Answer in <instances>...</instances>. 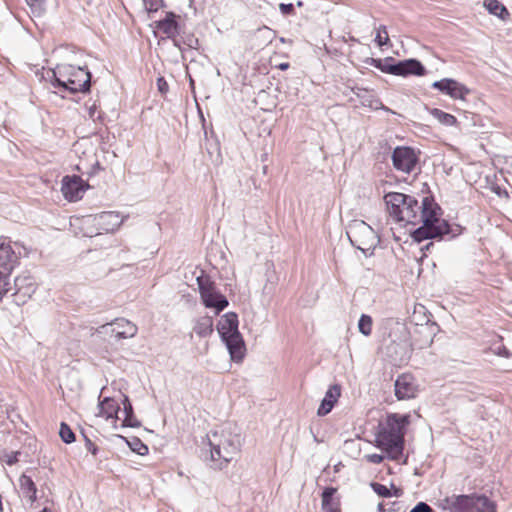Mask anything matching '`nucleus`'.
<instances>
[{
	"label": "nucleus",
	"instance_id": "1",
	"mask_svg": "<svg viewBox=\"0 0 512 512\" xmlns=\"http://www.w3.org/2000/svg\"><path fill=\"white\" fill-rule=\"evenodd\" d=\"M409 418V415L390 414L378 426L376 446L387 452L393 460L398 459L403 452L405 428L409 424Z\"/></svg>",
	"mask_w": 512,
	"mask_h": 512
},
{
	"label": "nucleus",
	"instance_id": "2",
	"mask_svg": "<svg viewBox=\"0 0 512 512\" xmlns=\"http://www.w3.org/2000/svg\"><path fill=\"white\" fill-rule=\"evenodd\" d=\"M47 79L60 93L88 92L91 86V73L85 67L59 64L47 72Z\"/></svg>",
	"mask_w": 512,
	"mask_h": 512
},
{
	"label": "nucleus",
	"instance_id": "3",
	"mask_svg": "<svg viewBox=\"0 0 512 512\" xmlns=\"http://www.w3.org/2000/svg\"><path fill=\"white\" fill-rule=\"evenodd\" d=\"M208 441L211 461L218 469L232 461L241 448V436L231 425L223 427L220 431H213Z\"/></svg>",
	"mask_w": 512,
	"mask_h": 512
},
{
	"label": "nucleus",
	"instance_id": "4",
	"mask_svg": "<svg viewBox=\"0 0 512 512\" xmlns=\"http://www.w3.org/2000/svg\"><path fill=\"white\" fill-rule=\"evenodd\" d=\"M238 316L234 312L224 314L217 324L221 340L225 343L234 362H241L245 355V343L238 329Z\"/></svg>",
	"mask_w": 512,
	"mask_h": 512
},
{
	"label": "nucleus",
	"instance_id": "5",
	"mask_svg": "<svg viewBox=\"0 0 512 512\" xmlns=\"http://www.w3.org/2000/svg\"><path fill=\"white\" fill-rule=\"evenodd\" d=\"M389 215L397 222L417 224L418 200L400 192H389L384 196Z\"/></svg>",
	"mask_w": 512,
	"mask_h": 512
},
{
	"label": "nucleus",
	"instance_id": "6",
	"mask_svg": "<svg viewBox=\"0 0 512 512\" xmlns=\"http://www.w3.org/2000/svg\"><path fill=\"white\" fill-rule=\"evenodd\" d=\"M440 507L449 512H496V506L485 495H451L440 502Z\"/></svg>",
	"mask_w": 512,
	"mask_h": 512
},
{
	"label": "nucleus",
	"instance_id": "7",
	"mask_svg": "<svg viewBox=\"0 0 512 512\" xmlns=\"http://www.w3.org/2000/svg\"><path fill=\"white\" fill-rule=\"evenodd\" d=\"M197 284L202 303L206 308L214 309L216 314H219L228 306V299L208 276L197 277Z\"/></svg>",
	"mask_w": 512,
	"mask_h": 512
},
{
	"label": "nucleus",
	"instance_id": "8",
	"mask_svg": "<svg viewBox=\"0 0 512 512\" xmlns=\"http://www.w3.org/2000/svg\"><path fill=\"white\" fill-rule=\"evenodd\" d=\"M462 230L463 226H418L411 236L417 243L428 239L452 240L460 235Z\"/></svg>",
	"mask_w": 512,
	"mask_h": 512
},
{
	"label": "nucleus",
	"instance_id": "9",
	"mask_svg": "<svg viewBox=\"0 0 512 512\" xmlns=\"http://www.w3.org/2000/svg\"><path fill=\"white\" fill-rule=\"evenodd\" d=\"M346 234L351 243L361 250L375 249L380 243L379 230L373 226H349Z\"/></svg>",
	"mask_w": 512,
	"mask_h": 512
},
{
	"label": "nucleus",
	"instance_id": "10",
	"mask_svg": "<svg viewBox=\"0 0 512 512\" xmlns=\"http://www.w3.org/2000/svg\"><path fill=\"white\" fill-rule=\"evenodd\" d=\"M393 167L400 172L410 174L418 163V156L413 148L397 146L392 152Z\"/></svg>",
	"mask_w": 512,
	"mask_h": 512
},
{
	"label": "nucleus",
	"instance_id": "11",
	"mask_svg": "<svg viewBox=\"0 0 512 512\" xmlns=\"http://www.w3.org/2000/svg\"><path fill=\"white\" fill-rule=\"evenodd\" d=\"M137 330L135 324L124 318L115 319L99 328L100 333L110 334L115 340L132 338L136 335Z\"/></svg>",
	"mask_w": 512,
	"mask_h": 512
},
{
	"label": "nucleus",
	"instance_id": "12",
	"mask_svg": "<svg viewBox=\"0 0 512 512\" xmlns=\"http://www.w3.org/2000/svg\"><path fill=\"white\" fill-rule=\"evenodd\" d=\"M89 185L78 175H66L61 181V192L70 202H76L83 197Z\"/></svg>",
	"mask_w": 512,
	"mask_h": 512
},
{
	"label": "nucleus",
	"instance_id": "13",
	"mask_svg": "<svg viewBox=\"0 0 512 512\" xmlns=\"http://www.w3.org/2000/svg\"><path fill=\"white\" fill-rule=\"evenodd\" d=\"M431 87L455 100H465L467 95L471 93L468 87L452 78H443L435 81Z\"/></svg>",
	"mask_w": 512,
	"mask_h": 512
},
{
	"label": "nucleus",
	"instance_id": "14",
	"mask_svg": "<svg viewBox=\"0 0 512 512\" xmlns=\"http://www.w3.org/2000/svg\"><path fill=\"white\" fill-rule=\"evenodd\" d=\"M395 396L398 400H409L418 394V384L415 377L408 373L399 375L394 384Z\"/></svg>",
	"mask_w": 512,
	"mask_h": 512
},
{
	"label": "nucleus",
	"instance_id": "15",
	"mask_svg": "<svg viewBox=\"0 0 512 512\" xmlns=\"http://www.w3.org/2000/svg\"><path fill=\"white\" fill-rule=\"evenodd\" d=\"M441 207L431 197H424L421 205L418 203L417 224H437Z\"/></svg>",
	"mask_w": 512,
	"mask_h": 512
},
{
	"label": "nucleus",
	"instance_id": "16",
	"mask_svg": "<svg viewBox=\"0 0 512 512\" xmlns=\"http://www.w3.org/2000/svg\"><path fill=\"white\" fill-rule=\"evenodd\" d=\"M14 293L16 303H25L36 291V284L30 275H20L14 279Z\"/></svg>",
	"mask_w": 512,
	"mask_h": 512
},
{
	"label": "nucleus",
	"instance_id": "17",
	"mask_svg": "<svg viewBox=\"0 0 512 512\" xmlns=\"http://www.w3.org/2000/svg\"><path fill=\"white\" fill-rule=\"evenodd\" d=\"M390 70L394 72V75L403 77L409 75L424 76L427 72L423 64L414 58L398 61L393 64Z\"/></svg>",
	"mask_w": 512,
	"mask_h": 512
},
{
	"label": "nucleus",
	"instance_id": "18",
	"mask_svg": "<svg viewBox=\"0 0 512 512\" xmlns=\"http://www.w3.org/2000/svg\"><path fill=\"white\" fill-rule=\"evenodd\" d=\"M18 263V257L11 247L10 241L0 238V271L10 275Z\"/></svg>",
	"mask_w": 512,
	"mask_h": 512
},
{
	"label": "nucleus",
	"instance_id": "19",
	"mask_svg": "<svg viewBox=\"0 0 512 512\" xmlns=\"http://www.w3.org/2000/svg\"><path fill=\"white\" fill-rule=\"evenodd\" d=\"M179 18L174 12H165L164 18L154 22L153 27L166 38L174 39L179 34Z\"/></svg>",
	"mask_w": 512,
	"mask_h": 512
},
{
	"label": "nucleus",
	"instance_id": "20",
	"mask_svg": "<svg viewBox=\"0 0 512 512\" xmlns=\"http://www.w3.org/2000/svg\"><path fill=\"white\" fill-rule=\"evenodd\" d=\"M340 395H341V386L340 385L334 384V385L330 386L329 389L326 391L325 396L317 410V414L319 416L327 415L332 410L335 403L338 401Z\"/></svg>",
	"mask_w": 512,
	"mask_h": 512
},
{
	"label": "nucleus",
	"instance_id": "21",
	"mask_svg": "<svg viewBox=\"0 0 512 512\" xmlns=\"http://www.w3.org/2000/svg\"><path fill=\"white\" fill-rule=\"evenodd\" d=\"M337 489L334 487H327L322 492V509L324 512H341L340 502L334 498Z\"/></svg>",
	"mask_w": 512,
	"mask_h": 512
},
{
	"label": "nucleus",
	"instance_id": "22",
	"mask_svg": "<svg viewBox=\"0 0 512 512\" xmlns=\"http://www.w3.org/2000/svg\"><path fill=\"white\" fill-rule=\"evenodd\" d=\"M128 219V215L116 211H103L93 216V221L98 224H123Z\"/></svg>",
	"mask_w": 512,
	"mask_h": 512
},
{
	"label": "nucleus",
	"instance_id": "23",
	"mask_svg": "<svg viewBox=\"0 0 512 512\" xmlns=\"http://www.w3.org/2000/svg\"><path fill=\"white\" fill-rule=\"evenodd\" d=\"M352 92L357 96L363 106L378 109L382 105L380 100L376 98L372 93H370L366 88L353 87Z\"/></svg>",
	"mask_w": 512,
	"mask_h": 512
},
{
	"label": "nucleus",
	"instance_id": "24",
	"mask_svg": "<svg viewBox=\"0 0 512 512\" xmlns=\"http://www.w3.org/2000/svg\"><path fill=\"white\" fill-rule=\"evenodd\" d=\"M20 489L25 497H27L31 503L37 499V488L30 476L22 474L19 478Z\"/></svg>",
	"mask_w": 512,
	"mask_h": 512
},
{
	"label": "nucleus",
	"instance_id": "25",
	"mask_svg": "<svg viewBox=\"0 0 512 512\" xmlns=\"http://www.w3.org/2000/svg\"><path fill=\"white\" fill-rule=\"evenodd\" d=\"M193 331L199 337H207L213 332V319L210 316H202L198 318L193 327Z\"/></svg>",
	"mask_w": 512,
	"mask_h": 512
},
{
	"label": "nucleus",
	"instance_id": "26",
	"mask_svg": "<svg viewBox=\"0 0 512 512\" xmlns=\"http://www.w3.org/2000/svg\"><path fill=\"white\" fill-rule=\"evenodd\" d=\"M122 403L124 413L123 425L129 427H139L140 422L134 417L133 407L128 396L124 395Z\"/></svg>",
	"mask_w": 512,
	"mask_h": 512
},
{
	"label": "nucleus",
	"instance_id": "27",
	"mask_svg": "<svg viewBox=\"0 0 512 512\" xmlns=\"http://www.w3.org/2000/svg\"><path fill=\"white\" fill-rule=\"evenodd\" d=\"M100 413L105 415L107 418H113L114 416L118 417L117 414L120 411V407L118 403L110 398L106 397L99 404Z\"/></svg>",
	"mask_w": 512,
	"mask_h": 512
},
{
	"label": "nucleus",
	"instance_id": "28",
	"mask_svg": "<svg viewBox=\"0 0 512 512\" xmlns=\"http://www.w3.org/2000/svg\"><path fill=\"white\" fill-rule=\"evenodd\" d=\"M484 7L488 10V12L492 15L499 17L500 19H505L509 16V12L506 7L499 2L498 0H485Z\"/></svg>",
	"mask_w": 512,
	"mask_h": 512
},
{
	"label": "nucleus",
	"instance_id": "29",
	"mask_svg": "<svg viewBox=\"0 0 512 512\" xmlns=\"http://www.w3.org/2000/svg\"><path fill=\"white\" fill-rule=\"evenodd\" d=\"M430 114L442 125L454 126L457 123V119L454 115L446 113L438 108L430 110Z\"/></svg>",
	"mask_w": 512,
	"mask_h": 512
},
{
	"label": "nucleus",
	"instance_id": "30",
	"mask_svg": "<svg viewBox=\"0 0 512 512\" xmlns=\"http://www.w3.org/2000/svg\"><path fill=\"white\" fill-rule=\"evenodd\" d=\"M367 63L379 69L380 71L388 74L394 75V72L390 70L393 67L394 59L392 57H387L384 60L368 58Z\"/></svg>",
	"mask_w": 512,
	"mask_h": 512
},
{
	"label": "nucleus",
	"instance_id": "31",
	"mask_svg": "<svg viewBox=\"0 0 512 512\" xmlns=\"http://www.w3.org/2000/svg\"><path fill=\"white\" fill-rule=\"evenodd\" d=\"M372 323V318L369 315L362 314L358 322L359 332L364 336H369L372 332Z\"/></svg>",
	"mask_w": 512,
	"mask_h": 512
},
{
	"label": "nucleus",
	"instance_id": "32",
	"mask_svg": "<svg viewBox=\"0 0 512 512\" xmlns=\"http://www.w3.org/2000/svg\"><path fill=\"white\" fill-rule=\"evenodd\" d=\"M75 229L73 230V233L75 236H79L80 234L85 237H93L98 236L101 234L100 230L97 226H86V229H84L83 226H73Z\"/></svg>",
	"mask_w": 512,
	"mask_h": 512
},
{
	"label": "nucleus",
	"instance_id": "33",
	"mask_svg": "<svg viewBox=\"0 0 512 512\" xmlns=\"http://www.w3.org/2000/svg\"><path fill=\"white\" fill-rule=\"evenodd\" d=\"M59 435L62 441L66 444H70L75 441V434L68 424L62 422L60 424Z\"/></svg>",
	"mask_w": 512,
	"mask_h": 512
},
{
	"label": "nucleus",
	"instance_id": "34",
	"mask_svg": "<svg viewBox=\"0 0 512 512\" xmlns=\"http://www.w3.org/2000/svg\"><path fill=\"white\" fill-rule=\"evenodd\" d=\"M34 16H41L45 12L46 0H25Z\"/></svg>",
	"mask_w": 512,
	"mask_h": 512
},
{
	"label": "nucleus",
	"instance_id": "35",
	"mask_svg": "<svg viewBox=\"0 0 512 512\" xmlns=\"http://www.w3.org/2000/svg\"><path fill=\"white\" fill-rule=\"evenodd\" d=\"M128 445L133 452L139 455H146L148 453V447L139 438L134 437L128 441Z\"/></svg>",
	"mask_w": 512,
	"mask_h": 512
},
{
	"label": "nucleus",
	"instance_id": "36",
	"mask_svg": "<svg viewBox=\"0 0 512 512\" xmlns=\"http://www.w3.org/2000/svg\"><path fill=\"white\" fill-rule=\"evenodd\" d=\"M375 42L378 44L379 47L385 46L389 43V36L386 26H379L376 33Z\"/></svg>",
	"mask_w": 512,
	"mask_h": 512
},
{
	"label": "nucleus",
	"instance_id": "37",
	"mask_svg": "<svg viewBox=\"0 0 512 512\" xmlns=\"http://www.w3.org/2000/svg\"><path fill=\"white\" fill-rule=\"evenodd\" d=\"M9 277L10 275L0 271V301L2 300L3 296L12 289Z\"/></svg>",
	"mask_w": 512,
	"mask_h": 512
},
{
	"label": "nucleus",
	"instance_id": "38",
	"mask_svg": "<svg viewBox=\"0 0 512 512\" xmlns=\"http://www.w3.org/2000/svg\"><path fill=\"white\" fill-rule=\"evenodd\" d=\"M371 487H372L373 491L381 497H391L392 496L390 489L383 484L373 482V483H371Z\"/></svg>",
	"mask_w": 512,
	"mask_h": 512
},
{
	"label": "nucleus",
	"instance_id": "39",
	"mask_svg": "<svg viewBox=\"0 0 512 512\" xmlns=\"http://www.w3.org/2000/svg\"><path fill=\"white\" fill-rule=\"evenodd\" d=\"M143 2L148 12H157L164 6L163 0H143Z\"/></svg>",
	"mask_w": 512,
	"mask_h": 512
},
{
	"label": "nucleus",
	"instance_id": "40",
	"mask_svg": "<svg viewBox=\"0 0 512 512\" xmlns=\"http://www.w3.org/2000/svg\"><path fill=\"white\" fill-rule=\"evenodd\" d=\"M279 10L284 16H290L295 14V8L292 3H280Z\"/></svg>",
	"mask_w": 512,
	"mask_h": 512
},
{
	"label": "nucleus",
	"instance_id": "41",
	"mask_svg": "<svg viewBox=\"0 0 512 512\" xmlns=\"http://www.w3.org/2000/svg\"><path fill=\"white\" fill-rule=\"evenodd\" d=\"M492 350L498 356H501L504 358L511 357V352L504 345H498V346L492 348Z\"/></svg>",
	"mask_w": 512,
	"mask_h": 512
},
{
	"label": "nucleus",
	"instance_id": "42",
	"mask_svg": "<svg viewBox=\"0 0 512 512\" xmlns=\"http://www.w3.org/2000/svg\"><path fill=\"white\" fill-rule=\"evenodd\" d=\"M410 512H434L433 509L425 502L417 503Z\"/></svg>",
	"mask_w": 512,
	"mask_h": 512
},
{
	"label": "nucleus",
	"instance_id": "43",
	"mask_svg": "<svg viewBox=\"0 0 512 512\" xmlns=\"http://www.w3.org/2000/svg\"><path fill=\"white\" fill-rule=\"evenodd\" d=\"M365 458L366 460L369 462V463H372V464H380L383 462L384 460V456L381 455V454H376V453H373V454H367L365 455Z\"/></svg>",
	"mask_w": 512,
	"mask_h": 512
},
{
	"label": "nucleus",
	"instance_id": "44",
	"mask_svg": "<svg viewBox=\"0 0 512 512\" xmlns=\"http://www.w3.org/2000/svg\"><path fill=\"white\" fill-rule=\"evenodd\" d=\"M157 87L161 94H166L168 92L169 86L166 80L163 77H159L157 79Z\"/></svg>",
	"mask_w": 512,
	"mask_h": 512
},
{
	"label": "nucleus",
	"instance_id": "45",
	"mask_svg": "<svg viewBox=\"0 0 512 512\" xmlns=\"http://www.w3.org/2000/svg\"><path fill=\"white\" fill-rule=\"evenodd\" d=\"M84 438H85V447L86 449L92 454V455H96L97 454V451H98V448L97 446L86 436L84 435Z\"/></svg>",
	"mask_w": 512,
	"mask_h": 512
},
{
	"label": "nucleus",
	"instance_id": "46",
	"mask_svg": "<svg viewBox=\"0 0 512 512\" xmlns=\"http://www.w3.org/2000/svg\"><path fill=\"white\" fill-rule=\"evenodd\" d=\"M20 455V452H11L10 454H7L6 455V464L9 465V466H12L14 465L15 463L18 462V456Z\"/></svg>",
	"mask_w": 512,
	"mask_h": 512
},
{
	"label": "nucleus",
	"instance_id": "47",
	"mask_svg": "<svg viewBox=\"0 0 512 512\" xmlns=\"http://www.w3.org/2000/svg\"><path fill=\"white\" fill-rule=\"evenodd\" d=\"M95 113H96V106H95V105H93V106H92V107H90V109H89V116H90L91 118L95 119V118H96Z\"/></svg>",
	"mask_w": 512,
	"mask_h": 512
},
{
	"label": "nucleus",
	"instance_id": "48",
	"mask_svg": "<svg viewBox=\"0 0 512 512\" xmlns=\"http://www.w3.org/2000/svg\"><path fill=\"white\" fill-rule=\"evenodd\" d=\"M392 487L394 489L393 495L396 496V497H400L402 495V490L400 488H397V487L393 486V485H392Z\"/></svg>",
	"mask_w": 512,
	"mask_h": 512
},
{
	"label": "nucleus",
	"instance_id": "49",
	"mask_svg": "<svg viewBox=\"0 0 512 512\" xmlns=\"http://www.w3.org/2000/svg\"><path fill=\"white\" fill-rule=\"evenodd\" d=\"M278 67L281 70H286L289 68V63H281Z\"/></svg>",
	"mask_w": 512,
	"mask_h": 512
},
{
	"label": "nucleus",
	"instance_id": "50",
	"mask_svg": "<svg viewBox=\"0 0 512 512\" xmlns=\"http://www.w3.org/2000/svg\"><path fill=\"white\" fill-rule=\"evenodd\" d=\"M378 510L379 512H386L382 503L378 504Z\"/></svg>",
	"mask_w": 512,
	"mask_h": 512
},
{
	"label": "nucleus",
	"instance_id": "51",
	"mask_svg": "<svg viewBox=\"0 0 512 512\" xmlns=\"http://www.w3.org/2000/svg\"><path fill=\"white\" fill-rule=\"evenodd\" d=\"M495 192L498 194V195H501V190L500 188L498 187L497 190H495Z\"/></svg>",
	"mask_w": 512,
	"mask_h": 512
},
{
	"label": "nucleus",
	"instance_id": "52",
	"mask_svg": "<svg viewBox=\"0 0 512 512\" xmlns=\"http://www.w3.org/2000/svg\"><path fill=\"white\" fill-rule=\"evenodd\" d=\"M302 5H303L302 1H298V2H297V6H298V7H301Z\"/></svg>",
	"mask_w": 512,
	"mask_h": 512
},
{
	"label": "nucleus",
	"instance_id": "53",
	"mask_svg": "<svg viewBox=\"0 0 512 512\" xmlns=\"http://www.w3.org/2000/svg\"><path fill=\"white\" fill-rule=\"evenodd\" d=\"M432 245V243H428L425 248L428 249L430 246Z\"/></svg>",
	"mask_w": 512,
	"mask_h": 512
},
{
	"label": "nucleus",
	"instance_id": "54",
	"mask_svg": "<svg viewBox=\"0 0 512 512\" xmlns=\"http://www.w3.org/2000/svg\"><path fill=\"white\" fill-rule=\"evenodd\" d=\"M360 224L365 225V224H366V222H365L364 220H361V221H360Z\"/></svg>",
	"mask_w": 512,
	"mask_h": 512
},
{
	"label": "nucleus",
	"instance_id": "55",
	"mask_svg": "<svg viewBox=\"0 0 512 512\" xmlns=\"http://www.w3.org/2000/svg\"><path fill=\"white\" fill-rule=\"evenodd\" d=\"M441 224L447 225L449 223L447 221H443Z\"/></svg>",
	"mask_w": 512,
	"mask_h": 512
}]
</instances>
